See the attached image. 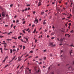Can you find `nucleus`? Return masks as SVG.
<instances>
[{"mask_svg":"<svg viewBox=\"0 0 74 74\" xmlns=\"http://www.w3.org/2000/svg\"><path fill=\"white\" fill-rule=\"evenodd\" d=\"M50 45H51V47H55V45H53V43H50Z\"/></svg>","mask_w":74,"mask_h":74,"instance_id":"1","label":"nucleus"},{"mask_svg":"<svg viewBox=\"0 0 74 74\" xmlns=\"http://www.w3.org/2000/svg\"><path fill=\"white\" fill-rule=\"evenodd\" d=\"M18 60L19 61V62H20V61L22 60V58L20 57H18Z\"/></svg>","mask_w":74,"mask_h":74,"instance_id":"2","label":"nucleus"},{"mask_svg":"<svg viewBox=\"0 0 74 74\" xmlns=\"http://www.w3.org/2000/svg\"><path fill=\"white\" fill-rule=\"evenodd\" d=\"M64 39V38H62L61 39H60V41L61 43H62Z\"/></svg>","mask_w":74,"mask_h":74,"instance_id":"3","label":"nucleus"},{"mask_svg":"<svg viewBox=\"0 0 74 74\" xmlns=\"http://www.w3.org/2000/svg\"><path fill=\"white\" fill-rule=\"evenodd\" d=\"M2 15L3 17H4L5 16V14H4V12H3L2 13Z\"/></svg>","mask_w":74,"mask_h":74,"instance_id":"4","label":"nucleus"},{"mask_svg":"<svg viewBox=\"0 0 74 74\" xmlns=\"http://www.w3.org/2000/svg\"><path fill=\"white\" fill-rule=\"evenodd\" d=\"M68 69L70 70H72V67L71 66H70L68 68Z\"/></svg>","mask_w":74,"mask_h":74,"instance_id":"5","label":"nucleus"},{"mask_svg":"<svg viewBox=\"0 0 74 74\" xmlns=\"http://www.w3.org/2000/svg\"><path fill=\"white\" fill-rule=\"evenodd\" d=\"M45 21H46V20H44L43 21V24H44V25H45V24H46V22H45Z\"/></svg>","mask_w":74,"mask_h":74,"instance_id":"6","label":"nucleus"},{"mask_svg":"<svg viewBox=\"0 0 74 74\" xmlns=\"http://www.w3.org/2000/svg\"><path fill=\"white\" fill-rule=\"evenodd\" d=\"M74 31L73 29H72L71 31H70V33H74Z\"/></svg>","mask_w":74,"mask_h":74,"instance_id":"7","label":"nucleus"},{"mask_svg":"<svg viewBox=\"0 0 74 74\" xmlns=\"http://www.w3.org/2000/svg\"><path fill=\"white\" fill-rule=\"evenodd\" d=\"M41 2H40L38 4V7H39V6H40V5H41Z\"/></svg>","mask_w":74,"mask_h":74,"instance_id":"8","label":"nucleus"},{"mask_svg":"<svg viewBox=\"0 0 74 74\" xmlns=\"http://www.w3.org/2000/svg\"><path fill=\"white\" fill-rule=\"evenodd\" d=\"M0 50H1V53H3V49L2 48H0Z\"/></svg>","mask_w":74,"mask_h":74,"instance_id":"9","label":"nucleus"},{"mask_svg":"<svg viewBox=\"0 0 74 74\" xmlns=\"http://www.w3.org/2000/svg\"><path fill=\"white\" fill-rule=\"evenodd\" d=\"M72 51H73V50H71V51H70V53L71 55V53H72Z\"/></svg>","mask_w":74,"mask_h":74,"instance_id":"10","label":"nucleus"},{"mask_svg":"<svg viewBox=\"0 0 74 74\" xmlns=\"http://www.w3.org/2000/svg\"><path fill=\"white\" fill-rule=\"evenodd\" d=\"M25 38V39H26V41H27H27H28V38Z\"/></svg>","mask_w":74,"mask_h":74,"instance_id":"11","label":"nucleus"},{"mask_svg":"<svg viewBox=\"0 0 74 74\" xmlns=\"http://www.w3.org/2000/svg\"><path fill=\"white\" fill-rule=\"evenodd\" d=\"M27 6L28 7H30V4H28L27 3Z\"/></svg>","mask_w":74,"mask_h":74,"instance_id":"12","label":"nucleus"},{"mask_svg":"<svg viewBox=\"0 0 74 74\" xmlns=\"http://www.w3.org/2000/svg\"><path fill=\"white\" fill-rule=\"evenodd\" d=\"M12 33V32H10L9 33H8V35H10V34H11V33Z\"/></svg>","mask_w":74,"mask_h":74,"instance_id":"13","label":"nucleus"},{"mask_svg":"<svg viewBox=\"0 0 74 74\" xmlns=\"http://www.w3.org/2000/svg\"><path fill=\"white\" fill-rule=\"evenodd\" d=\"M44 14V12H41V15H43V14Z\"/></svg>","mask_w":74,"mask_h":74,"instance_id":"14","label":"nucleus"},{"mask_svg":"<svg viewBox=\"0 0 74 74\" xmlns=\"http://www.w3.org/2000/svg\"><path fill=\"white\" fill-rule=\"evenodd\" d=\"M36 29H35L34 30L33 32V33H36Z\"/></svg>","mask_w":74,"mask_h":74,"instance_id":"15","label":"nucleus"},{"mask_svg":"<svg viewBox=\"0 0 74 74\" xmlns=\"http://www.w3.org/2000/svg\"><path fill=\"white\" fill-rule=\"evenodd\" d=\"M10 53H12V49H10Z\"/></svg>","mask_w":74,"mask_h":74,"instance_id":"16","label":"nucleus"},{"mask_svg":"<svg viewBox=\"0 0 74 74\" xmlns=\"http://www.w3.org/2000/svg\"><path fill=\"white\" fill-rule=\"evenodd\" d=\"M35 20V22H37L36 23H38V20L36 19Z\"/></svg>","mask_w":74,"mask_h":74,"instance_id":"17","label":"nucleus"},{"mask_svg":"<svg viewBox=\"0 0 74 74\" xmlns=\"http://www.w3.org/2000/svg\"><path fill=\"white\" fill-rule=\"evenodd\" d=\"M55 34L53 32L51 34V35H54V34Z\"/></svg>","mask_w":74,"mask_h":74,"instance_id":"18","label":"nucleus"},{"mask_svg":"<svg viewBox=\"0 0 74 74\" xmlns=\"http://www.w3.org/2000/svg\"><path fill=\"white\" fill-rule=\"evenodd\" d=\"M22 37V36H20L18 37V39H19V38H21Z\"/></svg>","mask_w":74,"mask_h":74,"instance_id":"19","label":"nucleus"},{"mask_svg":"<svg viewBox=\"0 0 74 74\" xmlns=\"http://www.w3.org/2000/svg\"><path fill=\"white\" fill-rule=\"evenodd\" d=\"M12 38H14V39H15V40H16L17 39V38H15V37H12Z\"/></svg>","mask_w":74,"mask_h":74,"instance_id":"20","label":"nucleus"},{"mask_svg":"<svg viewBox=\"0 0 74 74\" xmlns=\"http://www.w3.org/2000/svg\"><path fill=\"white\" fill-rule=\"evenodd\" d=\"M39 72H40V70H38V71H36V73H39Z\"/></svg>","mask_w":74,"mask_h":74,"instance_id":"21","label":"nucleus"},{"mask_svg":"<svg viewBox=\"0 0 74 74\" xmlns=\"http://www.w3.org/2000/svg\"><path fill=\"white\" fill-rule=\"evenodd\" d=\"M7 41H11V40L10 39H7Z\"/></svg>","mask_w":74,"mask_h":74,"instance_id":"22","label":"nucleus"},{"mask_svg":"<svg viewBox=\"0 0 74 74\" xmlns=\"http://www.w3.org/2000/svg\"><path fill=\"white\" fill-rule=\"evenodd\" d=\"M23 32L24 33H25V34L26 33V32H25L24 30H23Z\"/></svg>","mask_w":74,"mask_h":74,"instance_id":"23","label":"nucleus"},{"mask_svg":"<svg viewBox=\"0 0 74 74\" xmlns=\"http://www.w3.org/2000/svg\"><path fill=\"white\" fill-rule=\"evenodd\" d=\"M19 22V21L18 20H17L16 21V23H18Z\"/></svg>","mask_w":74,"mask_h":74,"instance_id":"24","label":"nucleus"},{"mask_svg":"<svg viewBox=\"0 0 74 74\" xmlns=\"http://www.w3.org/2000/svg\"><path fill=\"white\" fill-rule=\"evenodd\" d=\"M16 51V50L15 49H13V52H15Z\"/></svg>","mask_w":74,"mask_h":74,"instance_id":"25","label":"nucleus"},{"mask_svg":"<svg viewBox=\"0 0 74 74\" xmlns=\"http://www.w3.org/2000/svg\"><path fill=\"white\" fill-rule=\"evenodd\" d=\"M58 11H60V8H58Z\"/></svg>","mask_w":74,"mask_h":74,"instance_id":"26","label":"nucleus"},{"mask_svg":"<svg viewBox=\"0 0 74 74\" xmlns=\"http://www.w3.org/2000/svg\"><path fill=\"white\" fill-rule=\"evenodd\" d=\"M29 28H28L27 30L26 31L27 32H28V31H29Z\"/></svg>","mask_w":74,"mask_h":74,"instance_id":"27","label":"nucleus"},{"mask_svg":"<svg viewBox=\"0 0 74 74\" xmlns=\"http://www.w3.org/2000/svg\"><path fill=\"white\" fill-rule=\"evenodd\" d=\"M18 51H19V48L18 47L17 49V51H16V52H18Z\"/></svg>","mask_w":74,"mask_h":74,"instance_id":"28","label":"nucleus"},{"mask_svg":"<svg viewBox=\"0 0 74 74\" xmlns=\"http://www.w3.org/2000/svg\"><path fill=\"white\" fill-rule=\"evenodd\" d=\"M52 28H53V29H55V27H54V26H53V25L52 26Z\"/></svg>","mask_w":74,"mask_h":74,"instance_id":"29","label":"nucleus"},{"mask_svg":"<svg viewBox=\"0 0 74 74\" xmlns=\"http://www.w3.org/2000/svg\"><path fill=\"white\" fill-rule=\"evenodd\" d=\"M25 22H26V21H23V24H25Z\"/></svg>","mask_w":74,"mask_h":74,"instance_id":"30","label":"nucleus"},{"mask_svg":"<svg viewBox=\"0 0 74 74\" xmlns=\"http://www.w3.org/2000/svg\"><path fill=\"white\" fill-rule=\"evenodd\" d=\"M13 6V4H11L10 5V7H12Z\"/></svg>","mask_w":74,"mask_h":74,"instance_id":"31","label":"nucleus"},{"mask_svg":"<svg viewBox=\"0 0 74 74\" xmlns=\"http://www.w3.org/2000/svg\"><path fill=\"white\" fill-rule=\"evenodd\" d=\"M70 46H71V47H74V46H73V45H70Z\"/></svg>","mask_w":74,"mask_h":74,"instance_id":"32","label":"nucleus"},{"mask_svg":"<svg viewBox=\"0 0 74 74\" xmlns=\"http://www.w3.org/2000/svg\"><path fill=\"white\" fill-rule=\"evenodd\" d=\"M15 57H16V56H15L13 58H12V60H13V59H14V58H15Z\"/></svg>","mask_w":74,"mask_h":74,"instance_id":"33","label":"nucleus"},{"mask_svg":"<svg viewBox=\"0 0 74 74\" xmlns=\"http://www.w3.org/2000/svg\"><path fill=\"white\" fill-rule=\"evenodd\" d=\"M20 66V65H19L17 67V69H18V68H19V66Z\"/></svg>","mask_w":74,"mask_h":74,"instance_id":"34","label":"nucleus"},{"mask_svg":"<svg viewBox=\"0 0 74 74\" xmlns=\"http://www.w3.org/2000/svg\"><path fill=\"white\" fill-rule=\"evenodd\" d=\"M71 23H69V26H71Z\"/></svg>","mask_w":74,"mask_h":74,"instance_id":"35","label":"nucleus"},{"mask_svg":"<svg viewBox=\"0 0 74 74\" xmlns=\"http://www.w3.org/2000/svg\"><path fill=\"white\" fill-rule=\"evenodd\" d=\"M13 26V24H12V25H11V28H12V27Z\"/></svg>","mask_w":74,"mask_h":74,"instance_id":"36","label":"nucleus"},{"mask_svg":"<svg viewBox=\"0 0 74 74\" xmlns=\"http://www.w3.org/2000/svg\"><path fill=\"white\" fill-rule=\"evenodd\" d=\"M47 59V58L45 57L44 58V60H45V59Z\"/></svg>","mask_w":74,"mask_h":74,"instance_id":"37","label":"nucleus"},{"mask_svg":"<svg viewBox=\"0 0 74 74\" xmlns=\"http://www.w3.org/2000/svg\"><path fill=\"white\" fill-rule=\"evenodd\" d=\"M62 14H63V15H67V14H65V13H62Z\"/></svg>","mask_w":74,"mask_h":74,"instance_id":"38","label":"nucleus"},{"mask_svg":"<svg viewBox=\"0 0 74 74\" xmlns=\"http://www.w3.org/2000/svg\"><path fill=\"white\" fill-rule=\"evenodd\" d=\"M3 37V36H0V38H2V37Z\"/></svg>","mask_w":74,"mask_h":74,"instance_id":"39","label":"nucleus"},{"mask_svg":"<svg viewBox=\"0 0 74 74\" xmlns=\"http://www.w3.org/2000/svg\"><path fill=\"white\" fill-rule=\"evenodd\" d=\"M3 44H5V45H7V44L6 43H2Z\"/></svg>","mask_w":74,"mask_h":74,"instance_id":"40","label":"nucleus"},{"mask_svg":"<svg viewBox=\"0 0 74 74\" xmlns=\"http://www.w3.org/2000/svg\"><path fill=\"white\" fill-rule=\"evenodd\" d=\"M33 14H36V12H35V11H34V12H33Z\"/></svg>","mask_w":74,"mask_h":74,"instance_id":"41","label":"nucleus"},{"mask_svg":"<svg viewBox=\"0 0 74 74\" xmlns=\"http://www.w3.org/2000/svg\"><path fill=\"white\" fill-rule=\"evenodd\" d=\"M30 8H27V10H30Z\"/></svg>","mask_w":74,"mask_h":74,"instance_id":"42","label":"nucleus"},{"mask_svg":"<svg viewBox=\"0 0 74 74\" xmlns=\"http://www.w3.org/2000/svg\"><path fill=\"white\" fill-rule=\"evenodd\" d=\"M54 38H55L54 37H52V38H51V39H52V40H53V39H54Z\"/></svg>","mask_w":74,"mask_h":74,"instance_id":"43","label":"nucleus"},{"mask_svg":"<svg viewBox=\"0 0 74 74\" xmlns=\"http://www.w3.org/2000/svg\"><path fill=\"white\" fill-rule=\"evenodd\" d=\"M8 58V57H6L5 58V60H6L7 59V58Z\"/></svg>","mask_w":74,"mask_h":74,"instance_id":"44","label":"nucleus"},{"mask_svg":"<svg viewBox=\"0 0 74 74\" xmlns=\"http://www.w3.org/2000/svg\"><path fill=\"white\" fill-rule=\"evenodd\" d=\"M8 58V57H6L5 58V60H6L7 59V58Z\"/></svg>","mask_w":74,"mask_h":74,"instance_id":"45","label":"nucleus"},{"mask_svg":"<svg viewBox=\"0 0 74 74\" xmlns=\"http://www.w3.org/2000/svg\"><path fill=\"white\" fill-rule=\"evenodd\" d=\"M30 53H33V51H30Z\"/></svg>","mask_w":74,"mask_h":74,"instance_id":"46","label":"nucleus"},{"mask_svg":"<svg viewBox=\"0 0 74 74\" xmlns=\"http://www.w3.org/2000/svg\"><path fill=\"white\" fill-rule=\"evenodd\" d=\"M4 47H5V48H6V47H7V45H5L4 46Z\"/></svg>","mask_w":74,"mask_h":74,"instance_id":"47","label":"nucleus"},{"mask_svg":"<svg viewBox=\"0 0 74 74\" xmlns=\"http://www.w3.org/2000/svg\"><path fill=\"white\" fill-rule=\"evenodd\" d=\"M62 1V0H60V1H59V3H61V2Z\"/></svg>","mask_w":74,"mask_h":74,"instance_id":"48","label":"nucleus"},{"mask_svg":"<svg viewBox=\"0 0 74 74\" xmlns=\"http://www.w3.org/2000/svg\"><path fill=\"white\" fill-rule=\"evenodd\" d=\"M34 26H35V25H32V27H34Z\"/></svg>","mask_w":74,"mask_h":74,"instance_id":"49","label":"nucleus"},{"mask_svg":"<svg viewBox=\"0 0 74 74\" xmlns=\"http://www.w3.org/2000/svg\"><path fill=\"white\" fill-rule=\"evenodd\" d=\"M57 40H58V41H60V40H59V38H57Z\"/></svg>","mask_w":74,"mask_h":74,"instance_id":"50","label":"nucleus"},{"mask_svg":"<svg viewBox=\"0 0 74 74\" xmlns=\"http://www.w3.org/2000/svg\"><path fill=\"white\" fill-rule=\"evenodd\" d=\"M39 60H42V59H39Z\"/></svg>","mask_w":74,"mask_h":74,"instance_id":"51","label":"nucleus"},{"mask_svg":"<svg viewBox=\"0 0 74 74\" xmlns=\"http://www.w3.org/2000/svg\"><path fill=\"white\" fill-rule=\"evenodd\" d=\"M29 73H31V70L30 69L29 70Z\"/></svg>","mask_w":74,"mask_h":74,"instance_id":"52","label":"nucleus"},{"mask_svg":"<svg viewBox=\"0 0 74 74\" xmlns=\"http://www.w3.org/2000/svg\"><path fill=\"white\" fill-rule=\"evenodd\" d=\"M63 45V44L62 43H60V45Z\"/></svg>","mask_w":74,"mask_h":74,"instance_id":"53","label":"nucleus"},{"mask_svg":"<svg viewBox=\"0 0 74 74\" xmlns=\"http://www.w3.org/2000/svg\"><path fill=\"white\" fill-rule=\"evenodd\" d=\"M13 22H14V23H15V20H13Z\"/></svg>","mask_w":74,"mask_h":74,"instance_id":"54","label":"nucleus"},{"mask_svg":"<svg viewBox=\"0 0 74 74\" xmlns=\"http://www.w3.org/2000/svg\"><path fill=\"white\" fill-rule=\"evenodd\" d=\"M8 66V65H6L5 67H5H7V66Z\"/></svg>","mask_w":74,"mask_h":74,"instance_id":"55","label":"nucleus"},{"mask_svg":"<svg viewBox=\"0 0 74 74\" xmlns=\"http://www.w3.org/2000/svg\"><path fill=\"white\" fill-rule=\"evenodd\" d=\"M25 11V10H21L22 12H24V11Z\"/></svg>","mask_w":74,"mask_h":74,"instance_id":"56","label":"nucleus"},{"mask_svg":"<svg viewBox=\"0 0 74 74\" xmlns=\"http://www.w3.org/2000/svg\"><path fill=\"white\" fill-rule=\"evenodd\" d=\"M41 63H42V62H40V63H39V64H41Z\"/></svg>","mask_w":74,"mask_h":74,"instance_id":"57","label":"nucleus"},{"mask_svg":"<svg viewBox=\"0 0 74 74\" xmlns=\"http://www.w3.org/2000/svg\"><path fill=\"white\" fill-rule=\"evenodd\" d=\"M62 20H64V19H65V18H62Z\"/></svg>","mask_w":74,"mask_h":74,"instance_id":"58","label":"nucleus"},{"mask_svg":"<svg viewBox=\"0 0 74 74\" xmlns=\"http://www.w3.org/2000/svg\"><path fill=\"white\" fill-rule=\"evenodd\" d=\"M25 46H23V49H25Z\"/></svg>","mask_w":74,"mask_h":74,"instance_id":"59","label":"nucleus"},{"mask_svg":"<svg viewBox=\"0 0 74 74\" xmlns=\"http://www.w3.org/2000/svg\"><path fill=\"white\" fill-rule=\"evenodd\" d=\"M27 8H26L25 9V11H27Z\"/></svg>","mask_w":74,"mask_h":74,"instance_id":"60","label":"nucleus"},{"mask_svg":"<svg viewBox=\"0 0 74 74\" xmlns=\"http://www.w3.org/2000/svg\"><path fill=\"white\" fill-rule=\"evenodd\" d=\"M16 27V26L15 25L14 27V29H15V27Z\"/></svg>","mask_w":74,"mask_h":74,"instance_id":"61","label":"nucleus"},{"mask_svg":"<svg viewBox=\"0 0 74 74\" xmlns=\"http://www.w3.org/2000/svg\"><path fill=\"white\" fill-rule=\"evenodd\" d=\"M50 56H52V54H50Z\"/></svg>","mask_w":74,"mask_h":74,"instance_id":"62","label":"nucleus"},{"mask_svg":"<svg viewBox=\"0 0 74 74\" xmlns=\"http://www.w3.org/2000/svg\"><path fill=\"white\" fill-rule=\"evenodd\" d=\"M20 47L21 48H22V45H20Z\"/></svg>","mask_w":74,"mask_h":74,"instance_id":"63","label":"nucleus"},{"mask_svg":"<svg viewBox=\"0 0 74 74\" xmlns=\"http://www.w3.org/2000/svg\"><path fill=\"white\" fill-rule=\"evenodd\" d=\"M51 74H54V73H53V72H52Z\"/></svg>","mask_w":74,"mask_h":74,"instance_id":"64","label":"nucleus"}]
</instances>
